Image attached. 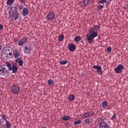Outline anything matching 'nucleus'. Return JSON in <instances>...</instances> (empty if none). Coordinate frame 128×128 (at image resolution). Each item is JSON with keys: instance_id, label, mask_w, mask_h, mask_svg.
<instances>
[{"instance_id": "51", "label": "nucleus", "mask_w": 128, "mask_h": 128, "mask_svg": "<svg viewBox=\"0 0 128 128\" xmlns=\"http://www.w3.org/2000/svg\"><path fill=\"white\" fill-rule=\"evenodd\" d=\"M25 48H28L27 47H25Z\"/></svg>"}, {"instance_id": "14", "label": "nucleus", "mask_w": 128, "mask_h": 128, "mask_svg": "<svg viewBox=\"0 0 128 128\" xmlns=\"http://www.w3.org/2000/svg\"><path fill=\"white\" fill-rule=\"evenodd\" d=\"M12 72H14V74H16V72H17L18 66H16V64H13L12 65Z\"/></svg>"}, {"instance_id": "30", "label": "nucleus", "mask_w": 128, "mask_h": 128, "mask_svg": "<svg viewBox=\"0 0 128 128\" xmlns=\"http://www.w3.org/2000/svg\"><path fill=\"white\" fill-rule=\"evenodd\" d=\"M93 32H94V28H92L89 29L90 34H92Z\"/></svg>"}, {"instance_id": "23", "label": "nucleus", "mask_w": 128, "mask_h": 128, "mask_svg": "<svg viewBox=\"0 0 128 128\" xmlns=\"http://www.w3.org/2000/svg\"><path fill=\"white\" fill-rule=\"evenodd\" d=\"M68 100H70L71 102H72L74 100V94H70L68 96Z\"/></svg>"}, {"instance_id": "35", "label": "nucleus", "mask_w": 128, "mask_h": 128, "mask_svg": "<svg viewBox=\"0 0 128 128\" xmlns=\"http://www.w3.org/2000/svg\"><path fill=\"white\" fill-rule=\"evenodd\" d=\"M97 8L98 10H102L104 8V6L102 5H99L98 7Z\"/></svg>"}, {"instance_id": "20", "label": "nucleus", "mask_w": 128, "mask_h": 128, "mask_svg": "<svg viewBox=\"0 0 128 128\" xmlns=\"http://www.w3.org/2000/svg\"><path fill=\"white\" fill-rule=\"evenodd\" d=\"M6 64L7 66V68H8V71L10 72V70H12V64H10L8 62H6Z\"/></svg>"}, {"instance_id": "50", "label": "nucleus", "mask_w": 128, "mask_h": 128, "mask_svg": "<svg viewBox=\"0 0 128 128\" xmlns=\"http://www.w3.org/2000/svg\"><path fill=\"white\" fill-rule=\"evenodd\" d=\"M108 4V2H106V4Z\"/></svg>"}, {"instance_id": "22", "label": "nucleus", "mask_w": 128, "mask_h": 128, "mask_svg": "<svg viewBox=\"0 0 128 128\" xmlns=\"http://www.w3.org/2000/svg\"><path fill=\"white\" fill-rule=\"evenodd\" d=\"M64 35L62 34H61L58 36V40L59 42H62L64 40Z\"/></svg>"}, {"instance_id": "38", "label": "nucleus", "mask_w": 128, "mask_h": 128, "mask_svg": "<svg viewBox=\"0 0 128 128\" xmlns=\"http://www.w3.org/2000/svg\"><path fill=\"white\" fill-rule=\"evenodd\" d=\"M28 52H30L29 49L25 48V50H24V54H28Z\"/></svg>"}, {"instance_id": "12", "label": "nucleus", "mask_w": 128, "mask_h": 128, "mask_svg": "<svg viewBox=\"0 0 128 128\" xmlns=\"http://www.w3.org/2000/svg\"><path fill=\"white\" fill-rule=\"evenodd\" d=\"M86 38L89 44H90L92 42V40H94V38H93L92 36L87 34L86 35Z\"/></svg>"}, {"instance_id": "32", "label": "nucleus", "mask_w": 128, "mask_h": 128, "mask_svg": "<svg viewBox=\"0 0 128 128\" xmlns=\"http://www.w3.org/2000/svg\"><path fill=\"white\" fill-rule=\"evenodd\" d=\"M84 122L86 124H90V119H86Z\"/></svg>"}, {"instance_id": "16", "label": "nucleus", "mask_w": 128, "mask_h": 128, "mask_svg": "<svg viewBox=\"0 0 128 128\" xmlns=\"http://www.w3.org/2000/svg\"><path fill=\"white\" fill-rule=\"evenodd\" d=\"M48 86H54V80H52V79H50L48 81Z\"/></svg>"}, {"instance_id": "13", "label": "nucleus", "mask_w": 128, "mask_h": 128, "mask_svg": "<svg viewBox=\"0 0 128 128\" xmlns=\"http://www.w3.org/2000/svg\"><path fill=\"white\" fill-rule=\"evenodd\" d=\"M13 54L16 58H18L20 56V54L18 53V49H15L14 50H13Z\"/></svg>"}, {"instance_id": "36", "label": "nucleus", "mask_w": 128, "mask_h": 128, "mask_svg": "<svg viewBox=\"0 0 128 128\" xmlns=\"http://www.w3.org/2000/svg\"><path fill=\"white\" fill-rule=\"evenodd\" d=\"M104 2H106V0H101L98 2V4H104Z\"/></svg>"}, {"instance_id": "37", "label": "nucleus", "mask_w": 128, "mask_h": 128, "mask_svg": "<svg viewBox=\"0 0 128 128\" xmlns=\"http://www.w3.org/2000/svg\"><path fill=\"white\" fill-rule=\"evenodd\" d=\"M116 114H114L112 116L111 118V120H116Z\"/></svg>"}, {"instance_id": "44", "label": "nucleus", "mask_w": 128, "mask_h": 128, "mask_svg": "<svg viewBox=\"0 0 128 128\" xmlns=\"http://www.w3.org/2000/svg\"><path fill=\"white\" fill-rule=\"evenodd\" d=\"M94 30H98V26L94 25Z\"/></svg>"}, {"instance_id": "21", "label": "nucleus", "mask_w": 128, "mask_h": 128, "mask_svg": "<svg viewBox=\"0 0 128 128\" xmlns=\"http://www.w3.org/2000/svg\"><path fill=\"white\" fill-rule=\"evenodd\" d=\"M17 6L18 7V8L20 10V12H22V10H24V4H17Z\"/></svg>"}, {"instance_id": "26", "label": "nucleus", "mask_w": 128, "mask_h": 128, "mask_svg": "<svg viewBox=\"0 0 128 128\" xmlns=\"http://www.w3.org/2000/svg\"><path fill=\"white\" fill-rule=\"evenodd\" d=\"M62 120H70V116H65L62 117Z\"/></svg>"}, {"instance_id": "18", "label": "nucleus", "mask_w": 128, "mask_h": 128, "mask_svg": "<svg viewBox=\"0 0 128 128\" xmlns=\"http://www.w3.org/2000/svg\"><path fill=\"white\" fill-rule=\"evenodd\" d=\"M0 118H1V119H0V120L2 122H4V120H6H6H6V117L5 115H0Z\"/></svg>"}, {"instance_id": "3", "label": "nucleus", "mask_w": 128, "mask_h": 128, "mask_svg": "<svg viewBox=\"0 0 128 128\" xmlns=\"http://www.w3.org/2000/svg\"><path fill=\"white\" fill-rule=\"evenodd\" d=\"M10 49L3 48L2 52V56L4 58V60H8L10 56H8V52Z\"/></svg>"}, {"instance_id": "10", "label": "nucleus", "mask_w": 128, "mask_h": 128, "mask_svg": "<svg viewBox=\"0 0 128 128\" xmlns=\"http://www.w3.org/2000/svg\"><path fill=\"white\" fill-rule=\"evenodd\" d=\"M56 14L54 13L50 12L46 16V20H54V18Z\"/></svg>"}, {"instance_id": "6", "label": "nucleus", "mask_w": 128, "mask_h": 128, "mask_svg": "<svg viewBox=\"0 0 128 128\" xmlns=\"http://www.w3.org/2000/svg\"><path fill=\"white\" fill-rule=\"evenodd\" d=\"M11 90L13 94H16L20 92V87L18 86L14 85L12 86Z\"/></svg>"}, {"instance_id": "27", "label": "nucleus", "mask_w": 128, "mask_h": 128, "mask_svg": "<svg viewBox=\"0 0 128 128\" xmlns=\"http://www.w3.org/2000/svg\"><path fill=\"white\" fill-rule=\"evenodd\" d=\"M82 124V120H78L75 121L74 122V126H78V124Z\"/></svg>"}, {"instance_id": "24", "label": "nucleus", "mask_w": 128, "mask_h": 128, "mask_svg": "<svg viewBox=\"0 0 128 128\" xmlns=\"http://www.w3.org/2000/svg\"><path fill=\"white\" fill-rule=\"evenodd\" d=\"M82 40V38H80V36H76L74 38V40L75 42H80V40Z\"/></svg>"}, {"instance_id": "5", "label": "nucleus", "mask_w": 128, "mask_h": 128, "mask_svg": "<svg viewBox=\"0 0 128 128\" xmlns=\"http://www.w3.org/2000/svg\"><path fill=\"white\" fill-rule=\"evenodd\" d=\"M26 42H28V38L24 36L20 40L18 41V45L20 46H22Z\"/></svg>"}, {"instance_id": "31", "label": "nucleus", "mask_w": 128, "mask_h": 128, "mask_svg": "<svg viewBox=\"0 0 128 128\" xmlns=\"http://www.w3.org/2000/svg\"><path fill=\"white\" fill-rule=\"evenodd\" d=\"M87 112L88 113V116H94V112Z\"/></svg>"}, {"instance_id": "42", "label": "nucleus", "mask_w": 128, "mask_h": 128, "mask_svg": "<svg viewBox=\"0 0 128 128\" xmlns=\"http://www.w3.org/2000/svg\"><path fill=\"white\" fill-rule=\"evenodd\" d=\"M70 52H74L76 48H69Z\"/></svg>"}, {"instance_id": "8", "label": "nucleus", "mask_w": 128, "mask_h": 128, "mask_svg": "<svg viewBox=\"0 0 128 128\" xmlns=\"http://www.w3.org/2000/svg\"><path fill=\"white\" fill-rule=\"evenodd\" d=\"M93 68L97 70V72L98 74H102V67L100 66L94 65L93 66Z\"/></svg>"}, {"instance_id": "33", "label": "nucleus", "mask_w": 128, "mask_h": 128, "mask_svg": "<svg viewBox=\"0 0 128 128\" xmlns=\"http://www.w3.org/2000/svg\"><path fill=\"white\" fill-rule=\"evenodd\" d=\"M60 64H68V60H62L60 62Z\"/></svg>"}, {"instance_id": "39", "label": "nucleus", "mask_w": 128, "mask_h": 128, "mask_svg": "<svg viewBox=\"0 0 128 128\" xmlns=\"http://www.w3.org/2000/svg\"><path fill=\"white\" fill-rule=\"evenodd\" d=\"M8 56H9V58H10L11 56H12V52H10V51H9L8 53Z\"/></svg>"}, {"instance_id": "15", "label": "nucleus", "mask_w": 128, "mask_h": 128, "mask_svg": "<svg viewBox=\"0 0 128 128\" xmlns=\"http://www.w3.org/2000/svg\"><path fill=\"white\" fill-rule=\"evenodd\" d=\"M16 62H18L19 66H22V64H24V61L20 60V58H18L16 60Z\"/></svg>"}, {"instance_id": "11", "label": "nucleus", "mask_w": 128, "mask_h": 128, "mask_svg": "<svg viewBox=\"0 0 128 128\" xmlns=\"http://www.w3.org/2000/svg\"><path fill=\"white\" fill-rule=\"evenodd\" d=\"M12 16L14 20H16L18 18V13L17 10H14L13 12Z\"/></svg>"}, {"instance_id": "25", "label": "nucleus", "mask_w": 128, "mask_h": 128, "mask_svg": "<svg viewBox=\"0 0 128 128\" xmlns=\"http://www.w3.org/2000/svg\"><path fill=\"white\" fill-rule=\"evenodd\" d=\"M6 128H12V124H10V122H8V120H6Z\"/></svg>"}, {"instance_id": "29", "label": "nucleus", "mask_w": 128, "mask_h": 128, "mask_svg": "<svg viewBox=\"0 0 128 128\" xmlns=\"http://www.w3.org/2000/svg\"><path fill=\"white\" fill-rule=\"evenodd\" d=\"M94 38H96L98 36V32H94L92 34H90Z\"/></svg>"}, {"instance_id": "4", "label": "nucleus", "mask_w": 128, "mask_h": 128, "mask_svg": "<svg viewBox=\"0 0 128 128\" xmlns=\"http://www.w3.org/2000/svg\"><path fill=\"white\" fill-rule=\"evenodd\" d=\"M124 65L118 64L116 68H114V72L116 74H122V72L124 69Z\"/></svg>"}, {"instance_id": "43", "label": "nucleus", "mask_w": 128, "mask_h": 128, "mask_svg": "<svg viewBox=\"0 0 128 128\" xmlns=\"http://www.w3.org/2000/svg\"><path fill=\"white\" fill-rule=\"evenodd\" d=\"M4 28V26L2 24H0V30H2Z\"/></svg>"}, {"instance_id": "52", "label": "nucleus", "mask_w": 128, "mask_h": 128, "mask_svg": "<svg viewBox=\"0 0 128 128\" xmlns=\"http://www.w3.org/2000/svg\"><path fill=\"white\" fill-rule=\"evenodd\" d=\"M0 50H1V49L0 48Z\"/></svg>"}, {"instance_id": "19", "label": "nucleus", "mask_w": 128, "mask_h": 128, "mask_svg": "<svg viewBox=\"0 0 128 128\" xmlns=\"http://www.w3.org/2000/svg\"><path fill=\"white\" fill-rule=\"evenodd\" d=\"M14 2V0H8L6 2L7 6H12Z\"/></svg>"}, {"instance_id": "2", "label": "nucleus", "mask_w": 128, "mask_h": 128, "mask_svg": "<svg viewBox=\"0 0 128 128\" xmlns=\"http://www.w3.org/2000/svg\"><path fill=\"white\" fill-rule=\"evenodd\" d=\"M98 128H110L108 124L104 122V120L102 118H99L98 121Z\"/></svg>"}, {"instance_id": "40", "label": "nucleus", "mask_w": 128, "mask_h": 128, "mask_svg": "<svg viewBox=\"0 0 128 128\" xmlns=\"http://www.w3.org/2000/svg\"><path fill=\"white\" fill-rule=\"evenodd\" d=\"M22 4H26V0H18Z\"/></svg>"}, {"instance_id": "17", "label": "nucleus", "mask_w": 128, "mask_h": 128, "mask_svg": "<svg viewBox=\"0 0 128 128\" xmlns=\"http://www.w3.org/2000/svg\"><path fill=\"white\" fill-rule=\"evenodd\" d=\"M108 101H104L102 102V106L103 108H108Z\"/></svg>"}, {"instance_id": "47", "label": "nucleus", "mask_w": 128, "mask_h": 128, "mask_svg": "<svg viewBox=\"0 0 128 128\" xmlns=\"http://www.w3.org/2000/svg\"><path fill=\"white\" fill-rule=\"evenodd\" d=\"M14 42H18V40H16V39H14Z\"/></svg>"}, {"instance_id": "34", "label": "nucleus", "mask_w": 128, "mask_h": 128, "mask_svg": "<svg viewBox=\"0 0 128 128\" xmlns=\"http://www.w3.org/2000/svg\"><path fill=\"white\" fill-rule=\"evenodd\" d=\"M88 112L84 113V114H83L82 115V118H88Z\"/></svg>"}, {"instance_id": "49", "label": "nucleus", "mask_w": 128, "mask_h": 128, "mask_svg": "<svg viewBox=\"0 0 128 128\" xmlns=\"http://www.w3.org/2000/svg\"><path fill=\"white\" fill-rule=\"evenodd\" d=\"M110 48V47H108V48Z\"/></svg>"}, {"instance_id": "1", "label": "nucleus", "mask_w": 128, "mask_h": 128, "mask_svg": "<svg viewBox=\"0 0 128 128\" xmlns=\"http://www.w3.org/2000/svg\"><path fill=\"white\" fill-rule=\"evenodd\" d=\"M9 74L10 71L8 70V68H6V66H2L0 67V75H1L2 76L6 78Z\"/></svg>"}, {"instance_id": "41", "label": "nucleus", "mask_w": 128, "mask_h": 128, "mask_svg": "<svg viewBox=\"0 0 128 128\" xmlns=\"http://www.w3.org/2000/svg\"><path fill=\"white\" fill-rule=\"evenodd\" d=\"M107 52L108 54H110V52H112V48H107Z\"/></svg>"}, {"instance_id": "9", "label": "nucleus", "mask_w": 128, "mask_h": 128, "mask_svg": "<svg viewBox=\"0 0 128 128\" xmlns=\"http://www.w3.org/2000/svg\"><path fill=\"white\" fill-rule=\"evenodd\" d=\"M29 12H30V10H28V8L26 7L24 8L22 10V14L24 16H28Z\"/></svg>"}, {"instance_id": "28", "label": "nucleus", "mask_w": 128, "mask_h": 128, "mask_svg": "<svg viewBox=\"0 0 128 128\" xmlns=\"http://www.w3.org/2000/svg\"><path fill=\"white\" fill-rule=\"evenodd\" d=\"M68 48H76V46L73 44H70L68 46Z\"/></svg>"}, {"instance_id": "45", "label": "nucleus", "mask_w": 128, "mask_h": 128, "mask_svg": "<svg viewBox=\"0 0 128 128\" xmlns=\"http://www.w3.org/2000/svg\"><path fill=\"white\" fill-rule=\"evenodd\" d=\"M14 10H16L17 12H18V6H15L14 7Z\"/></svg>"}, {"instance_id": "7", "label": "nucleus", "mask_w": 128, "mask_h": 128, "mask_svg": "<svg viewBox=\"0 0 128 128\" xmlns=\"http://www.w3.org/2000/svg\"><path fill=\"white\" fill-rule=\"evenodd\" d=\"M90 0H83L81 2V6H88L90 4Z\"/></svg>"}, {"instance_id": "48", "label": "nucleus", "mask_w": 128, "mask_h": 128, "mask_svg": "<svg viewBox=\"0 0 128 128\" xmlns=\"http://www.w3.org/2000/svg\"><path fill=\"white\" fill-rule=\"evenodd\" d=\"M2 48V45H0V48Z\"/></svg>"}, {"instance_id": "46", "label": "nucleus", "mask_w": 128, "mask_h": 128, "mask_svg": "<svg viewBox=\"0 0 128 128\" xmlns=\"http://www.w3.org/2000/svg\"><path fill=\"white\" fill-rule=\"evenodd\" d=\"M100 25H98V30H100Z\"/></svg>"}]
</instances>
